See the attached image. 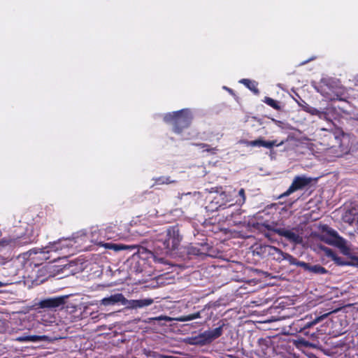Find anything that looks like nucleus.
Returning a JSON list of instances; mask_svg holds the SVG:
<instances>
[{
  "mask_svg": "<svg viewBox=\"0 0 358 358\" xmlns=\"http://www.w3.org/2000/svg\"><path fill=\"white\" fill-rule=\"evenodd\" d=\"M273 231L280 236L285 238V239L290 243L299 245L303 242V237L298 233V231L295 228L289 229L280 227L274 229Z\"/></svg>",
  "mask_w": 358,
  "mask_h": 358,
  "instance_id": "1a4fd4ad",
  "label": "nucleus"
},
{
  "mask_svg": "<svg viewBox=\"0 0 358 358\" xmlns=\"http://www.w3.org/2000/svg\"><path fill=\"white\" fill-rule=\"evenodd\" d=\"M58 258H59V257H55L52 261L55 262Z\"/></svg>",
  "mask_w": 358,
  "mask_h": 358,
  "instance_id": "72a5a7b5",
  "label": "nucleus"
},
{
  "mask_svg": "<svg viewBox=\"0 0 358 358\" xmlns=\"http://www.w3.org/2000/svg\"><path fill=\"white\" fill-rule=\"evenodd\" d=\"M213 250V247L208 243L207 241H203L201 243H191L187 247V254L189 255H194L198 257H212Z\"/></svg>",
  "mask_w": 358,
  "mask_h": 358,
  "instance_id": "6e6552de",
  "label": "nucleus"
},
{
  "mask_svg": "<svg viewBox=\"0 0 358 358\" xmlns=\"http://www.w3.org/2000/svg\"><path fill=\"white\" fill-rule=\"evenodd\" d=\"M330 313L323 314L322 315H317L316 313L310 314V315H306L304 318L301 320V328L300 331H304L306 329L313 327L318 322L326 318Z\"/></svg>",
  "mask_w": 358,
  "mask_h": 358,
  "instance_id": "9b49d317",
  "label": "nucleus"
},
{
  "mask_svg": "<svg viewBox=\"0 0 358 358\" xmlns=\"http://www.w3.org/2000/svg\"><path fill=\"white\" fill-rule=\"evenodd\" d=\"M66 296L50 297L41 300L36 304L38 308L53 310L64 305Z\"/></svg>",
  "mask_w": 358,
  "mask_h": 358,
  "instance_id": "9d476101",
  "label": "nucleus"
},
{
  "mask_svg": "<svg viewBox=\"0 0 358 358\" xmlns=\"http://www.w3.org/2000/svg\"><path fill=\"white\" fill-rule=\"evenodd\" d=\"M200 193L197 192H187L181 194L179 198L180 199L181 203L190 205L193 203H196V197H198Z\"/></svg>",
  "mask_w": 358,
  "mask_h": 358,
  "instance_id": "dca6fc26",
  "label": "nucleus"
},
{
  "mask_svg": "<svg viewBox=\"0 0 358 358\" xmlns=\"http://www.w3.org/2000/svg\"><path fill=\"white\" fill-rule=\"evenodd\" d=\"M182 237L177 226L170 227L166 231L159 235L154 242L155 250L159 255H169L178 248Z\"/></svg>",
  "mask_w": 358,
  "mask_h": 358,
  "instance_id": "f257e3e1",
  "label": "nucleus"
},
{
  "mask_svg": "<svg viewBox=\"0 0 358 358\" xmlns=\"http://www.w3.org/2000/svg\"><path fill=\"white\" fill-rule=\"evenodd\" d=\"M38 234H34L32 227L27 229L24 234L16 237H8L9 245L13 247H21L33 243L37 241Z\"/></svg>",
  "mask_w": 358,
  "mask_h": 358,
  "instance_id": "39448f33",
  "label": "nucleus"
},
{
  "mask_svg": "<svg viewBox=\"0 0 358 358\" xmlns=\"http://www.w3.org/2000/svg\"><path fill=\"white\" fill-rule=\"evenodd\" d=\"M294 265L301 267L303 268L304 271H309L310 273L314 274L322 275L328 273V271L324 267L319 264L310 265L308 263L301 262L297 259H296Z\"/></svg>",
  "mask_w": 358,
  "mask_h": 358,
  "instance_id": "ddd939ff",
  "label": "nucleus"
},
{
  "mask_svg": "<svg viewBox=\"0 0 358 358\" xmlns=\"http://www.w3.org/2000/svg\"><path fill=\"white\" fill-rule=\"evenodd\" d=\"M138 303L137 306H138L139 308H143L145 306H148L151 305L153 303V299H138Z\"/></svg>",
  "mask_w": 358,
  "mask_h": 358,
  "instance_id": "a878e982",
  "label": "nucleus"
},
{
  "mask_svg": "<svg viewBox=\"0 0 358 358\" xmlns=\"http://www.w3.org/2000/svg\"><path fill=\"white\" fill-rule=\"evenodd\" d=\"M306 113H308L312 115H317L318 117H322V116L324 115L323 111H320L317 108H313L312 106H310L309 109Z\"/></svg>",
  "mask_w": 358,
  "mask_h": 358,
  "instance_id": "bb28decb",
  "label": "nucleus"
},
{
  "mask_svg": "<svg viewBox=\"0 0 358 358\" xmlns=\"http://www.w3.org/2000/svg\"><path fill=\"white\" fill-rule=\"evenodd\" d=\"M62 249V247L61 245V242L59 241L57 242H53L52 243H50L49 245L42 249L41 252L45 254L49 253L50 252H57Z\"/></svg>",
  "mask_w": 358,
  "mask_h": 358,
  "instance_id": "aec40b11",
  "label": "nucleus"
},
{
  "mask_svg": "<svg viewBox=\"0 0 358 358\" xmlns=\"http://www.w3.org/2000/svg\"><path fill=\"white\" fill-rule=\"evenodd\" d=\"M45 259H50V257H45Z\"/></svg>",
  "mask_w": 358,
  "mask_h": 358,
  "instance_id": "f704fd0d",
  "label": "nucleus"
},
{
  "mask_svg": "<svg viewBox=\"0 0 358 358\" xmlns=\"http://www.w3.org/2000/svg\"><path fill=\"white\" fill-rule=\"evenodd\" d=\"M357 115H358V114H357Z\"/></svg>",
  "mask_w": 358,
  "mask_h": 358,
  "instance_id": "c9c22d12",
  "label": "nucleus"
},
{
  "mask_svg": "<svg viewBox=\"0 0 358 358\" xmlns=\"http://www.w3.org/2000/svg\"><path fill=\"white\" fill-rule=\"evenodd\" d=\"M261 250L264 253H266L272 259L281 262L287 260L290 265H294L296 258L294 256L282 251L280 249L271 246L264 245L261 247Z\"/></svg>",
  "mask_w": 358,
  "mask_h": 358,
  "instance_id": "20e7f679",
  "label": "nucleus"
},
{
  "mask_svg": "<svg viewBox=\"0 0 358 358\" xmlns=\"http://www.w3.org/2000/svg\"><path fill=\"white\" fill-rule=\"evenodd\" d=\"M323 113L324 114V116H322V117H320V119H324V120H329V117H328V113L327 112H324L323 111Z\"/></svg>",
  "mask_w": 358,
  "mask_h": 358,
  "instance_id": "2f4dec72",
  "label": "nucleus"
},
{
  "mask_svg": "<svg viewBox=\"0 0 358 358\" xmlns=\"http://www.w3.org/2000/svg\"><path fill=\"white\" fill-rule=\"evenodd\" d=\"M138 303V300H131L129 301V306L133 308H139L137 304Z\"/></svg>",
  "mask_w": 358,
  "mask_h": 358,
  "instance_id": "c756f323",
  "label": "nucleus"
},
{
  "mask_svg": "<svg viewBox=\"0 0 358 358\" xmlns=\"http://www.w3.org/2000/svg\"><path fill=\"white\" fill-rule=\"evenodd\" d=\"M342 96H343L342 93H341V94L336 93V94H335V95L333 98L330 99V100L331 101L338 100V101H345V99Z\"/></svg>",
  "mask_w": 358,
  "mask_h": 358,
  "instance_id": "c85d7f7f",
  "label": "nucleus"
},
{
  "mask_svg": "<svg viewBox=\"0 0 358 358\" xmlns=\"http://www.w3.org/2000/svg\"><path fill=\"white\" fill-rule=\"evenodd\" d=\"M104 248L106 249H111L114 251H120L127 249H134V246H129L121 243H106L103 245Z\"/></svg>",
  "mask_w": 358,
  "mask_h": 358,
  "instance_id": "a211bd4d",
  "label": "nucleus"
},
{
  "mask_svg": "<svg viewBox=\"0 0 358 358\" xmlns=\"http://www.w3.org/2000/svg\"><path fill=\"white\" fill-rule=\"evenodd\" d=\"M240 83H243L245 87H247L250 90L254 92L255 94H259V90L257 87V83L255 81L250 80L249 79H242Z\"/></svg>",
  "mask_w": 358,
  "mask_h": 358,
  "instance_id": "6ab92c4d",
  "label": "nucleus"
},
{
  "mask_svg": "<svg viewBox=\"0 0 358 358\" xmlns=\"http://www.w3.org/2000/svg\"><path fill=\"white\" fill-rule=\"evenodd\" d=\"M224 324L213 329L205 331L196 336L194 343L200 345H204L212 343L214 340L218 338L222 335Z\"/></svg>",
  "mask_w": 358,
  "mask_h": 358,
  "instance_id": "423d86ee",
  "label": "nucleus"
},
{
  "mask_svg": "<svg viewBox=\"0 0 358 358\" xmlns=\"http://www.w3.org/2000/svg\"><path fill=\"white\" fill-rule=\"evenodd\" d=\"M299 105L301 107V108L303 109V110H304L305 112H307L308 110L310 108V105L308 104L305 101L303 100H301V102H299Z\"/></svg>",
  "mask_w": 358,
  "mask_h": 358,
  "instance_id": "cd10ccee",
  "label": "nucleus"
},
{
  "mask_svg": "<svg viewBox=\"0 0 358 358\" xmlns=\"http://www.w3.org/2000/svg\"><path fill=\"white\" fill-rule=\"evenodd\" d=\"M4 285H5L4 283H3L2 282L0 281V287L4 286Z\"/></svg>",
  "mask_w": 358,
  "mask_h": 358,
  "instance_id": "473e14b6",
  "label": "nucleus"
},
{
  "mask_svg": "<svg viewBox=\"0 0 358 358\" xmlns=\"http://www.w3.org/2000/svg\"><path fill=\"white\" fill-rule=\"evenodd\" d=\"M127 299L122 294H115L102 299V304L104 306L115 305L118 303H120L122 305H127Z\"/></svg>",
  "mask_w": 358,
  "mask_h": 358,
  "instance_id": "4468645a",
  "label": "nucleus"
},
{
  "mask_svg": "<svg viewBox=\"0 0 358 358\" xmlns=\"http://www.w3.org/2000/svg\"><path fill=\"white\" fill-rule=\"evenodd\" d=\"M327 255L330 257L334 262L339 266H344L349 264L347 262L343 260V257H338L335 252L331 249L326 248L325 250Z\"/></svg>",
  "mask_w": 358,
  "mask_h": 358,
  "instance_id": "f3484780",
  "label": "nucleus"
},
{
  "mask_svg": "<svg viewBox=\"0 0 358 358\" xmlns=\"http://www.w3.org/2000/svg\"><path fill=\"white\" fill-rule=\"evenodd\" d=\"M193 115L189 109H182L173 113H166L164 121L172 125V130L176 134H181L192 124Z\"/></svg>",
  "mask_w": 358,
  "mask_h": 358,
  "instance_id": "f03ea898",
  "label": "nucleus"
},
{
  "mask_svg": "<svg viewBox=\"0 0 358 358\" xmlns=\"http://www.w3.org/2000/svg\"><path fill=\"white\" fill-rule=\"evenodd\" d=\"M200 317H201L200 313L196 312V313L189 314L187 315H184V316L181 317L179 320L182 321V322H187V321H190V320H192L194 319L199 318Z\"/></svg>",
  "mask_w": 358,
  "mask_h": 358,
  "instance_id": "b1692460",
  "label": "nucleus"
},
{
  "mask_svg": "<svg viewBox=\"0 0 358 358\" xmlns=\"http://www.w3.org/2000/svg\"><path fill=\"white\" fill-rule=\"evenodd\" d=\"M196 146L199 147L200 148L204 149V151L210 152L211 154H215L218 150L217 147H211L210 145L206 143H197Z\"/></svg>",
  "mask_w": 358,
  "mask_h": 358,
  "instance_id": "5701e85b",
  "label": "nucleus"
},
{
  "mask_svg": "<svg viewBox=\"0 0 358 358\" xmlns=\"http://www.w3.org/2000/svg\"><path fill=\"white\" fill-rule=\"evenodd\" d=\"M263 101L275 110H281V106L280 105V103L278 101H276L271 97L265 96Z\"/></svg>",
  "mask_w": 358,
  "mask_h": 358,
  "instance_id": "4be33fe9",
  "label": "nucleus"
},
{
  "mask_svg": "<svg viewBox=\"0 0 358 358\" xmlns=\"http://www.w3.org/2000/svg\"><path fill=\"white\" fill-rule=\"evenodd\" d=\"M48 340V336L43 335V336H37V335H22L17 336L15 338V341L20 342V343H24V342H40V341H45Z\"/></svg>",
  "mask_w": 358,
  "mask_h": 358,
  "instance_id": "2eb2a0df",
  "label": "nucleus"
},
{
  "mask_svg": "<svg viewBox=\"0 0 358 358\" xmlns=\"http://www.w3.org/2000/svg\"><path fill=\"white\" fill-rule=\"evenodd\" d=\"M155 185H169L176 183V181L171 180L170 176H159L153 179Z\"/></svg>",
  "mask_w": 358,
  "mask_h": 358,
  "instance_id": "412c9836",
  "label": "nucleus"
},
{
  "mask_svg": "<svg viewBox=\"0 0 358 358\" xmlns=\"http://www.w3.org/2000/svg\"><path fill=\"white\" fill-rule=\"evenodd\" d=\"M238 196H239V198L238 199H236V203L239 205L243 204L246 199L245 192V189L243 188H241L238 191Z\"/></svg>",
  "mask_w": 358,
  "mask_h": 358,
  "instance_id": "393cba45",
  "label": "nucleus"
},
{
  "mask_svg": "<svg viewBox=\"0 0 358 358\" xmlns=\"http://www.w3.org/2000/svg\"><path fill=\"white\" fill-rule=\"evenodd\" d=\"M312 178L304 176H297L294 177L291 185L284 193L281 194L278 198H284L289 196L294 192L302 190L306 188L312 182Z\"/></svg>",
  "mask_w": 358,
  "mask_h": 358,
  "instance_id": "0eeeda50",
  "label": "nucleus"
},
{
  "mask_svg": "<svg viewBox=\"0 0 358 358\" xmlns=\"http://www.w3.org/2000/svg\"><path fill=\"white\" fill-rule=\"evenodd\" d=\"M320 239L329 245L338 248L343 255H350V250L346 244V241L329 226L323 225L322 227Z\"/></svg>",
  "mask_w": 358,
  "mask_h": 358,
  "instance_id": "7ed1b4c3",
  "label": "nucleus"
},
{
  "mask_svg": "<svg viewBox=\"0 0 358 358\" xmlns=\"http://www.w3.org/2000/svg\"><path fill=\"white\" fill-rule=\"evenodd\" d=\"M9 245V241L8 238H3L0 240V246H6Z\"/></svg>",
  "mask_w": 358,
  "mask_h": 358,
  "instance_id": "7c9ffc66",
  "label": "nucleus"
},
{
  "mask_svg": "<svg viewBox=\"0 0 358 358\" xmlns=\"http://www.w3.org/2000/svg\"><path fill=\"white\" fill-rule=\"evenodd\" d=\"M243 143L246 146L250 147H264L266 148H272L274 146H279L282 144V142L278 143L277 140L274 141H265L262 138L254 141H244Z\"/></svg>",
  "mask_w": 358,
  "mask_h": 358,
  "instance_id": "f8f14e48",
  "label": "nucleus"
}]
</instances>
